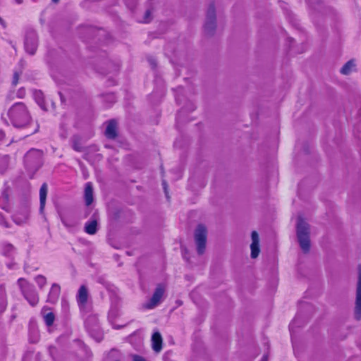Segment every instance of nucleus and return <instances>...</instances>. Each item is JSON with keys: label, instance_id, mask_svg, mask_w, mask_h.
I'll list each match as a JSON object with an SVG mask.
<instances>
[{"label": "nucleus", "instance_id": "obj_1", "mask_svg": "<svg viewBox=\"0 0 361 361\" xmlns=\"http://www.w3.org/2000/svg\"><path fill=\"white\" fill-rule=\"evenodd\" d=\"M8 116L16 128H23L30 121L29 111L23 102L14 104L8 111Z\"/></svg>", "mask_w": 361, "mask_h": 361}, {"label": "nucleus", "instance_id": "obj_2", "mask_svg": "<svg viewBox=\"0 0 361 361\" xmlns=\"http://www.w3.org/2000/svg\"><path fill=\"white\" fill-rule=\"evenodd\" d=\"M297 237L301 249L307 252L310 247V226L301 216H298L297 221Z\"/></svg>", "mask_w": 361, "mask_h": 361}, {"label": "nucleus", "instance_id": "obj_3", "mask_svg": "<svg viewBox=\"0 0 361 361\" xmlns=\"http://www.w3.org/2000/svg\"><path fill=\"white\" fill-rule=\"evenodd\" d=\"M18 284L22 294L29 304L35 306L39 302V297L33 285L29 283L25 279L20 278L18 280Z\"/></svg>", "mask_w": 361, "mask_h": 361}, {"label": "nucleus", "instance_id": "obj_4", "mask_svg": "<svg viewBox=\"0 0 361 361\" xmlns=\"http://www.w3.org/2000/svg\"><path fill=\"white\" fill-rule=\"evenodd\" d=\"M195 240L197 245V252L204 253L206 247L207 229L204 226L200 224L195 231Z\"/></svg>", "mask_w": 361, "mask_h": 361}, {"label": "nucleus", "instance_id": "obj_5", "mask_svg": "<svg viewBox=\"0 0 361 361\" xmlns=\"http://www.w3.org/2000/svg\"><path fill=\"white\" fill-rule=\"evenodd\" d=\"M354 314L357 320L361 319V265L358 267V280L356 288Z\"/></svg>", "mask_w": 361, "mask_h": 361}, {"label": "nucleus", "instance_id": "obj_6", "mask_svg": "<svg viewBox=\"0 0 361 361\" xmlns=\"http://www.w3.org/2000/svg\"><path fill=\"white\" fill-rule=\"evenodd\" d=\"M37 35L36 32L33 30L27 32L25 40V51L28 54L33 55L37 50Z\"/></svg>", "mask_w": 361, "mask_h": 361}, {"label": "nucleus", "instance_id": "obj_7", "mask_svg": "<svg viewBox=\"0 0 361 361\" xmlns=\"http://www.w3.org/2000/svg\"><path fill=\"white\" fill-rule=\"evenodd\" d=\"M216 27L215 8L213 4L210 5L207 11L206 22L204 24L205 31L210 34Z\"/></svg>", "mask_w": 361, "mask_h": 361}, {"label": "nucleus", "instance_id": "obj_8", "mask_svg": "<svg viewBox=\"0 0 361 361\" xmlns=\"http://www.w3.org/2000/svg\"><path fill=\"white\" fill-rule=\"evenodd\" d=\"M88 296L89 293L87 287L85 285L81 286L76 294V300L82 311H85L86 309Z\"/></svg>", "mask_w": 361, "mask_h": 361}, {"label": "nucleus", "instance_id": "obj_9", "mask_svg": "<svg viewBox=\"0 0 361 361\" xmlns=\"http://www.w3.org/2000/svg\"><path fill=\"white\" fill-rule=\"evenodd\" d=\"M42 152L40 150L32 149L30 150L25 156V162L26 164H36L38 168L40 165Z\"/></svg>", "mask_w": 361, "mask_h": 361}, {"label": "nucleus", "instance_id": "obj_10", "mask_svg": "<svg viewBox=\"0 0 361 361\" xmlns=\"http://www.w3.org/2000/svg\"><path fill=\"white\" fill-rule=\"evenodd\" d=\"M164 289L161 286H158L150 300V301L145 305V308L152 309L155 307L160 302L163 297Z\"/></svg>", "mask_w": 361, "mask_h": 361}, {"label": "nucleus", "instance_id": "obj_11", "mask_svg": "<svg viewBox=\"0 0 361 361\" xmlns=\"http://www.w3.org/2000/svg\"><path fill=\"white\" fill-rule=\"evenodd\" d=\"M61 219L63 224L68 228H72L76 226L78 224V220L76 216L72 213H66L61 216Z\"/></svg>", "mask_w": 361, "mask_h": 361}, {"label": "nucleus", "instance_id": "obj_12", "mask_svg": "<svg viewBox=\"0 0 361 361\" xmlns=\"http://www.w3.org/2000/svg\"><path fill=\"white\" fill-rule=\"evenodd\" d=\"M251 257L256 258L259 253V240L258 233L256 231L252 233Z\"/></svg>", "mask_w": 361, "mask_h": 361}, {"label": "nucleus", "instance_id": "obj_13", "mask_svg": "<svg viewBox=\"0 0 361 361\" xmlns=\"http://www.w3.org/2000/svg\"><path fill=\"white\" fill-rule=\"evenodd\" d=\"M41 314L46 325L49 327L52 326L55 321V315L51 311V309L49 307L44 306L41 310Z\"/></svg>", "mask_w": 361, "mask_h": 361}, {"label": "nucleus", "instance_id": "obj_14", "mask_svg": "<svg viewBox=\"0 0 361 361\" xmlns=\"http://www.w3.org/2000/svg\"><path fill=\"white\" fill-rule=\"evenodd\" d=\"M162 337L159 332L156 331L152 336V347L154 351L159 353L162 349Z\"/></svg>", "mask_w": 361, "mask_h": 361}, {"label": "nucleus", "instance_id": "obj_15", "mask_svg": "<svg viewBox=\"0 0 361 361\" xmlns=\"http://www.w3.org/2000/svg\"><path fill=\"white\" fill-rule=\"evenodd\" d=\"M60 292L61 288L59 285L54 283L49 293L47 301L51 303H55L59 299Z\"/></svg>", "mask_w": 361, "mask_h": 361}, {"label": "nucleus", "instance_id": "obj_16", "mask_svg": "<svg viewBox=\"0 0 361 361\" xmlns=\"http://www.w3.org/2000/svg\"><path fill=\"white\" fill-rule=\"evenodd\" d=\"M105 135L109 139H114L116 137V122L114 120L108 122Z\"/></svg>", "mask_w": 361, "mask_h": 361}, {"label": "nucleus", "instance_id": "obj_17", "mask_svg": "<svg viewBox=\"0 0 361 361\" xmlns=\"http://www.w3.org/2000/svg\"><path fill=\"white\" fill-rule=\"evenodd\" d=\"M47 190H48L47 185L46 183H43L39 190V202H40L39 211L41 213L43 212L44 207H45Z\"/></svg>", "mask_w": 361, "mask_h": 361}, {"label": "nucleus", "instance_id": "obj_18", "mask_svg": "<svg viewBox=\"0 0 361 361\" xmlns=\"http://www.w3.org/2000/svg\"><path fill=\"white\" fill-rule=\"evenodd\" d=\"M85 200L86 205H90L93 202V188L91 183L88 182L85 184Z\"/></svg>", "mask_w": 361, "mask_h": 361}, {"label": "nucleus", "instance_id": "obj_19", "mask_svg": "<svg viewBox=\"0 0 361 361\" xmlns=\"http://www.w3.org/2000/svg\"><path fill=\"white\" fill-rule=\"evenodd\" d=\"M356 63L354 59L348 61L341 69L340 72L343 75H349L355 71Z\"/></svg>", "mask_w": 361, "mask_h": 361}, {"label": "nucleus", "instance_id": "obj_20", "mask_svg": "<svg viewBox=\"0 0 361 361\" xmlns=\"http://www.w3.org/2000/svg\"><path fill=\"white\" fill-rule=\"evenodd\" d=\"M1 253L8 257H13L15 254V248L13 245L4 243L1 245Z\"/></svg>", "mask_w": 361, "mask_h": 361}, {"label": "nucleus", "instance_id": "obj_21", "mask_svg": "<svg viewBox=\"0 0 361 361\" xmlns=\"http://www.w3.org/2000/svg\"><path fill=\"white\" fill-rule=\"evenodd\" d=\"M97 231V221L96 220H92L87 221L85 226V231L90 234L94 235Z\"/></svg>", "mask_w": 361, "mask_h": 361}, {"label": "nucleus", "instance_id": "obj_22", "mask_svg": "<svg viewBox=\"0 0 361 361\" xmlns=\"http://www.w3.org/2000/svg\"><path fill=\"white\" fill-rule=\"evenodd\" d=\"M30 340L32 343H37L39 341V334L37 329H31L30 331Z\"/></svg>", "mask_w": 361, "mask_h": 361}, {"label": "nucleus", "instance_id": "obj_23", "mask_svg": "<svg viewBox=\"0 0 361 361\" xmlns=\"http://www.w3.org/2000/svg\"><path fill=\"white\" fill-rule=\"evenodd\" d=\"M36 101L42 109H45L43 99V94L42 92H37L35 94Z\"/></svg>", "mask_w": 361, "mask_h": 361}, {"label": "nucleus", "instance_id": "obj_24", "mask_svg": "<svg viewBox=\"0 0 361 361\" xmlns=\"http://www.w3.org/2000/svg\"><path fill=\"white\" fill-rule=\"evenodd\" d=\"M35 281L39 288H43L47 283L46 278L42 275H38L35 277Z\"/></svg>", "mask_w": 361, "mask_h": 361}, {"label": "nucleus", "instance_id": "obj_25", "mask_svg": "<svg viewBox=\"0 0 361 361\" xmlns=\"http://www.w3.org/2000/svg\"><path fill=\"white\" fill-rule=\"evenodd\" d=\"M73 148L74 150H75L77 152L81 151V147L78 145V143L76 141V139L73 140Z\"/></svg>", "mask_w": 361, "mask_h": 361}, {"label": "nucleus", "instance_id": "obj_26", "mask_svg": "<svg viewBox=\"0 0 361 361\" xmlns=\"http://www.w3.org/2000/svg\"><path fill=\"white\" fill-rule=\"evenodd\" d=\"M151 12L150 11H147L145 16V19L143 20L144 23H148L150 20Z\"/></svg>", "mask_w": 361, "mask_h": 361}, {"label": "nucleus", "instance_id": "obj_27", "mask_svg": "<svg viewBox=\"0 0 361 361\" xmlns=\"http://www.w3.org/2000/svg\"><path fill=\"white\" fill-rule=\"evenodd\" d=\"M0 224L5 227H8L7 223H6L4 217L1 214H0Z\"/></svg>", "mask_w": 361, "mask_h": 361}, {"label": "nucleus", "instance_id": "obj_28", "mask_svg": "<svg viewBox=\"0 0 361 361\" xmlns=\"http://www.w3.org/2000/svg\"><path fill=\"white\" fill-rule=\"evenodd\" d=\"M19 75L17 73H15L13 75V84L14 85H17L18 82Z\"/></svg>", "mask_w": 361, "mask_h": 361}, {"label": "nucleus", "instance_id": "obj_29", "mask_svg": "<svg viewBox=\"0 0 361 361\" xmlns=\"http://www.w3.org/2000/svg\"><path fill=\"white\" fill-rule=\"evenodd\" d=\"M133 361H145V360L142 357L139 355H133Z\"/></svg>", "mask_w": 361, "mask_h": 361}, {"label": "nucleus", "instance_id": "obj_30", "mask_svg": "<svg viewBox=\"0 0 361 361\" xmlns=\"http://www.w3.org/2000/svg\"><path fill=\"white\" fill-rule=\"evenodd\" d=\"M163 186H164V192H165L166 196L168 197L167 185H166V181H163Z\"/></svg>", "mask_w": 361, "mask_h": 361}, {"label": "nucleus", "instance_id": "obj_31", "mask_svg": "<svg viewBox=\"0 0 361 361\" xmlns=\"http://www.w3.org/2000/svg\"><path fill=\"white\" fill-rule=\"evenodd\" d=\"M23 0H14V2L17 4H21L23 3Z\"/></svg>", "mask_w": 361, "mask_h": 361}, {"label": "nucleus", "instance_id": "obj_32", "mask_svg": "<svg viewBox=\"0 0 361 361\" xmlns=\"http://www.w3.org/2000/svg\"><path fill=\"white\" fill-rule=\"evenodd\" d=\"M0 24L3 25V27H5V23L4 20L0 17Z\"/></svg>", "mask_w": 361, "mask_h": 361}, {"label": "nucleus", "instance_id": "obj_33", "mask_svg": "<svg viewBox=\"0 0 361 361\" xmlns=\"http://www.w3.org/2000/svg\"><path fill=\"white\" fill-rule=\"evenodd\" d=\"M261 361H268L267 356V355H264L263 357L262 358Z\"/></svg>", "mask_w": 361, "mask_h": 361}, {"label": "nucleus", "instance_id": "obj_34", "mask_svg": "<svg viewBox=\"0 0 361 361\" xmlns=\"http://www.w3.org/2000/svg\"><path fill=\"white\" fill-rule=\"evenodd\" d=\"M14 221H16L17 224H20L22 222L20 221H18L16 216H14Z\"/></svg>", "mask_w": 361, "mask_h": 361}, {"label": "nucleus", "instance_id": "obj_35", "mask_svg": "<svg viewBox=\"0 0 361 361\" xmlns=\"http://www.w3.org/2000/svg\"><path fill=\"white\" fill-rule=\"evenodd\" d=\"M4 136V134L2 132H0V140L2 139Z\"/></svg>", "mask_w": 361, "mask_h": 361}, {"label": "nucleus", "instance_id": "obj_36", "mask_svg": "<svg viewBox=\"0 0 361 361\" xmlns=\"http://www.w3.org/2000/svg\"><path fill=\"white\" fill-rule=\"evenodd\" d=\"M293 324H290V326H289V328H290V331H292V329H293Z\"/></svg>", "mask_w": 361, "mask_h": 361}, {"label": "nucleus", "instance_id": "obj_37", "mask_svg": "<svg viewBox=\"0 0 361 361\" xmlns=\"http://www.w3.org/2000/svg\"><path fill=\"white\" fill-rule=\"evenodd\" d=\"M54 2H58L59 0H52Z\"/></svg>", "mask_w": 361, "mask_h": 361}, {"label": "nucleus", "instance_id": "obj_38", "mask_svg": "<svg viewBox=\"0 0 361 361\" xmlns=\"http://www.w3.org/2000/svg\"><path fill=\"white\" fill-rule=\"evenodd\" d=\"M1 1H2V0H0V4L1 3Z\"/></svg>", "mask_w": 361, "mask_h": 361}, {"label": "nucleus", "instance_id": "obj_39", "mask_svg": "<svg viewBox=\"0 0 361 361\" xmlns=\"http://www.w3.org/2000/svg\"><path fill=\"white\" fill-rule=\"evenodd\" d=\"M116 361H118V360H116Z\"/></svg>", "mask_w": 361, "mask_h": 361}]
</instances>
